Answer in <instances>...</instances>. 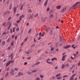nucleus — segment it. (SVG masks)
Returning <instances> with one entry per match:
<instances>
[{
  "mask_svg": "<svg viewBox=\"0 0 80 80\" xmlns=\"http://www.w3.org/2000/svg\"><path fill=\"white\" fill-rule=\"evenodd\" d=\"M15 72V70L13 69H12L11 70V71L10 72L11 75H15V73H14Z\"/></svg>",
  "mask_w": 80,
  "mask_h": 80,
  "instance_id": "obj_1",
  "label": "nucleus"
},
{
  "mask_svg": "<svg viewBox=\"0 0 80 80\" xmlns=\"http://www.w3.org/2000/svg\"><path fill=\"white\" fill-rule=\"evenodd\" d=\"M80 3V2H78L77 3L75 4L72 7V8L75 9V8H77V4H79V3Z\"/></svg>",
  "mask_w": 80,
  "mask_h": 80,
  "instance_id": "obj_2",
  "label": "nucleus"
},
{
  "mask_svg": "<svg viewBox=\"0 0 80 80\" xmlns=\"http://www.w3.org/2000/svg\"><path fill=\"white\" fill-rule=\"evenodd\" d=\"M10 13V12L9 11H6V12H5L3 13V15H6L7 14H9Z\"/></svg>",
  "mask_w": 80,
  "mask_h": 80,
  "instance_id": "obj_3",
  "label": "nucleus"
},
{
  "mask_svg": "<svg viewBox=\"0 0 80 80\" xmlns=\"http://www.w3.org/2000/svg\"><path fill=\"white\" fill-rule=\"evenodd\" d=\"M54 32V30L53 29H52L50 30L49 32V34L50 35H52L53 34V33Z\"/></svg>",
  "mask_w": 80,
  "mask_h": 80,
  "instance_id": "obj_4",
  "label": "nucleus"
},
{
  "mask_svg": "<svg viewBox=\"0 0 80 80\" xmlns=\"http://www.w3.org/2000/svg\"><path fill=\"white\" fill-rule=\"evenodd\" d=\"M23 74L21 72H19V73L18 74V77H20V76H23Z\"/></svg>",
  "mask_w": 80,
  "mask_h": 80,
  "instance_id": "obj_5",
  "label": "nucleus"
},
{
  "mask_svg": "<svg viewBox=\"0 0 80 80\" xmlns=\"http://www.w3.org/2000/svg\"><path fill=\"white\" fill-rule=\"evenodd\" d=\"M65 58H66L65 55L63 56L62 58V61L63 62H64V61H65Z\"/></svg>",
  "mask_w": 80,
  "mask_h": 80,
  "instance_id": "obj_6",
  "label": "nucleus"
},
{
  "mask_svg": "<svg viewBox=\"0 0 80 80\" xmlns=\"http://www.w3.org/2000/svg\"><path fill=\"white\" fill-rule=\"evenodd\" d=\"M13 10H14L13 13L15 14L16 13V11L17 10V7H14L13 8Z\"/></svg>",
  "mask_w": 80,
  "mask_h": 80,
  "instance_id": "obj_7",
  "label": "nucleus"
},
{
  "mask_svg": "<svg viewBox=\"0 0 80 80\" xmlns=\"http://www.w3.org/2000/svg\"><path fill=\"white\" fill-rule=\"evenodd\" d=\"M47 18L46 17L44 18V20H43V18L42 17V18H41V20H42V22H45V20H46V19Z\"/></svg>",
  "mask_w": 80,
  "mask_h": 80,
  "instance_id": "obj_8",
  "label": "nucleus"
},
{
  "mask_svg": "<svg viewBox=\"0 0 80 80\" xmlns=\"http://www.w3.org/2000/svg\"><path fill=\"white\" fill-rule=\"evenodd\" d=\"M32 12V10L30 9H29L28 10L27 13H31Z\"/></svg>",
  "mask_w": 80,
  "mask_h": 80,
  "instance_id": "obj_9",
  "label": "nucleus"
},
{
  "mask_svg": "<svg viewBox=\"0 0 80 80\" xmlns=\"http://www.w3.org/2000/svg\"><path fill=\"white\" fill-rule=\"evenodd\" d=\"M61 73H58L57 74L56 76H55V77H60V76H61Z\"/></svg>",
  "mask_w": 80,
  "mask_h": 80,
  "instance_id": "obj_10",
  "label": "nucleus"
},
{
  "mask_svg": "<svg viewBox=\"0 0 80 80\" xmlns=\"http://www.w3.org/2000/svg\"><path fill=\"white\" fill-rule=\"evenodd\" d=\"M45 35V32H43V33L41 35V36L39 37H43Z\"/></svg>",
  "mask_w": 80,
  "mask_h": 80,
  "instance_id": "obj_11",
  "label": "nucleus"
},
{
  "mask_svg": "<svg viewBox=\"0 0 80 80\" xmlns=\"http://www.w3.org/2000/svg\"><path fill=\"white\" fill-rule=\"evenodd\" d=\"M53 17V14H51L49 16V18H52Z\"/></svg>",
  "mask_w": 80,
  "mask_h": 80,
  "instance_id": "obj_12",
  "label": "nucleus"
},
{
  "mask_svg": "<svg viewBox=\"0 0 80 80\" xmlns=\"http://www.w3.org/2000/svg\"><path fill=\"white\" fill-rule=\"evenodd\" d=\"M5 41H3L2 43V46H3V45H5Z\"/></svg>",
  "mask_w": 80,
  "mask_h": 80,
  "instance_id": "obj_13",
  "label": "nucleus"
},
{
  "mask_svg": "<svg viewBox=\"0 0 80 80\" xmlns=\"http://www.w3.org/2000/svg\"><path fill=\"white\" fill-rule=\"evenodd\" d=\"M61 8V6H58L56 7V8L57 9H60Z\"/></svg>",
  "mask_w": 80,
  "mask_h": 80,
  "instance_id": "obj_14",
  "label": "nucleus"
},
{
  "mask_svg": "<svg viewBox=\"0 0 80 80\" xmlns=\"http://www.w3.org/2000/svg\"><path fill=\"white\" fill-rule=\"evenodd\" d=\"M11 25H12V23H10L9 24V26L8 27V30H9L10 28V27H11Z\"/></svg>",
  "mask_w": 80,
  "mask_h": 80,
  "instance_id": "obj_15",
  "label": "nucleus"
},
{
  "mask_svg": "<svg viewBox=\"0 0 80 80\" xmlns=\"http://www.w3.org/2000/svg\"><path fill=\"white\" fill-rule=\"evenodd\" d=\"M65 10H66V8H63L61 11V12H65Z\"/></svg>",
  "mask_w": 80,
  "mask_h": 80,
  "instance_id": "obj_16",
  "label": "nucleus"
},
{
  "mask_svg": "<svg viewBox=\"0 0 80 80\" xmlns=\"http://www.w3.org/2000/svg\"><path fill=\"white\" fill-rule=\"evenodd\" d=\"M47 2H48V1L47 0L44 3V6L45 7L47 6Z\"/></svg>",
  "mask_w": 80,
  "mask_h": 80,
  "instance_id": "obj_17",
  "label": "nucleus"
},
{
  "mask_svg": "<svg viewBox=\"0 0 80 80\" xmlns=\"http://www.w3.org/2000/svg\"><path fill=\"white\" fill-rule=\"evenodd\" d=\"M8 62H9V63H12L14 62V60H12V61H8Z\"/></svg>",
  "mask_w": 80,
  "mask_h": 80,
  "instance_id": "obj_18",
  "label": "nucleus"
},
{
  "mask_svg": "<svg viewBox=\"0 0 80 80\" xmlns=\"http://www.w3.org/2000/svg\"><path fill=\"white\" fill-rule=\"evenodd\" d=\"M11 57V60H12V59L13 58V53H12L10 56H9V57Z\"/></svg>",
  "mask_w": 80,
  "mask_h": 80,
  "instance_id": "obj_19",
  "label": "nucleus"
},
{
  "mask_svg": "<svg viewBox=\"0 0 80 80\" xmlns=\"http://www.w3.org/2000/svg\"><path fill=\"white\" fill-rule=\"evenodd\" d=\"M69 47H70V45H68L66 47H64V48H65V49L68 48H69Z\"/></svg>",
  "mask_w": 80,
  "mask_h": 80,
  "instance_id": "obj_20",
  "label": "nucleus"
},
{
  "mask_svg": "<svg viewBox=\"0 0 80 80\" xmlns=\"http://www.w3.org/2000/svg\"><path fill=\"white\" fill-rule=\"evenodd\" d=\"M62 69H64V68H65V64H63L62 65Z\"/></svg>",
  "mask_w": 80,
  "mask_h": 80,
  "instance_id": "obj_21",
  "label": "nucleus"
},
{
  "mask_svg": "<svg viewBox=\"0 0 80 80\" xmlns=\"http://www.w3.org/2000/svg\"><path fill=\"white\" fill-rule=\"evenodd\" d=\"M54 60H57V58H52L51 61H53Z\"/></svg>",
  "mask_w": 80,
  "mask_h": 80,
  "instance_id": "obj_22",
  "label": "nucleus"
},
{
  "mask_svg": "<svg viewBox=\"0 0 80 80\" xmlns=\"http://www.w3.org/2000/svg\"><path fill=\"white\" fill-rule=\"evenodd\" d=\"M12 4H10V6L9 8V10H11L12 9Z\"/></svg>",
  "mask_w": 80,
  "mask_h": 80,
  "instance_id": "obj_23",
  "label": "nucleus"
},
{
  "mask_svg": "<svg viewBox=\"0 0 80 80\" xmlns=\"http://www.w3.org/2000/svg\"><path fill=\"white\" fill-rule=\"evenodd\" d=\"M28 39V38H26L23 41L24 42H27V39Z\"/></svg>",
  "mask_w": 80,
  "mask_h": 80,
  "instance_id": "obj_24",
  "label": "nucleus"
},
{
  "mask_svg": "<svg viewBox=\"0 0 80 80\" xmlns=\"http://www.w3.org/2000/svg\"><path fill=\"white\" fill-rule=\"evenodd\" d=\"M3 25L5 27H7L8 25V24H6V23L5 22L3 24Z\"/></svg>",
  "mask_w": 80,
  "mask_h": 80,
  "instance_id": "obj_25",
  "label": "nucleus"
},
{
  "mask_svg": "<svg viewBox=\"0 0 80 80\" xmlns=\"http://www.w3.org/2000/svg\"><path fill=\"white\" fill-rule=\"evenodd\" d=\"M49 28H47L46 29V32H48V31L49 30Z\"/></svg>",
  "mask_w": 80,
  "mask_h": 80,
  "instance_id": "obj_26",
  "label": "nucleus"
},
{
  "mask_svg": "<svg viewBox=\"0 0 80 80\" xmlns=\"http://www.w3.org/2000/svg\"><path fill=\"white\" fill-rule=\"evenodd\" d=\"M54 50H55V48H52L51 49V51H53Z\"/></svg>",
  "mask_w": 80,
  "mask_h": 80,
  "instance_id": "obj_27",
  "label": "nucleus"
},
{
  "mask_svg": "<svg viewBox=\"0 0 80 80\" xmlns=\"http://www.w3.org/2000/svg\"><path fill=\"white\" fill-rule=\"evenodd\" d=\"M37 72V70H33L32 71V73H34V72Z\"/></svg>",
  "mask_w": 80,
  "mask_h": 80,
  "instance_id": "obj_28",
  "label": "nucleus"
},
{
  "mask_svg": "<svg viewBox=\"0 0 80 80\" xmlns=\"http://www.w3.org/2000/svg\"><path fill=\"white\" fill-rule=\"evenodd\" d=\"M10 62H8V63H7L6 64V66H8L10 65Z\"/></svg>",
  "mask_w": 80,
  "mask_h": 80,
  "instance_id": "obj_29",
  "label": "nucleus"
},
{
  "mask_svg": "<svg viewBox=\"0 0 80 80\" xmlns=\"http://www.w3.org/2000/svg\"><path fill=\"white\" fill-rule=\"evenodd\" d=\"M14 70L16 71H17L18 70V68H14Z\"/></svg>",
  "mask_w": 80,
  "mask_h": 80,
  "instance_id": "obj_30",
  "label": "nucleus"
},
{
  "mask_svg": "<svg viewBox=\"0 0 80 80\" xmlns=\"http://www.w3.org/2000/svg\"><path fill=\"white\" fill-rule=\"evenodd\" d=\"M65 67H66L67 68L68 67H69V64H66L65 65Z\"/></svg>",
  "mask_w": 80,
  "mask_h": 80,
  "instance_id": "obj_31",
  "label": "nucleus"
},
{
  "mask_svg": "<svg viewBox=\"0 0 80 80\" xmlns=\"http://www.w3.org/2000/svg\"><path fill=\"white\" fill-rule=\"evenodd\" d=\"M8 74H9L8 72H7V73H6V74L5 75V77H7V76H8Z\"/></svg>",
  "mask_w": 80,
  "mask_h": 80,
  "instance_id": "obj_32",
  "label": "nucleus"
},
{
  "mask_svg": "<svg viewBox=\"0 0 80 80\" xmlns=\"http://www.w3.org/2000/svg\"><path fill=\"white\" fill-rule=\"evenodd\" d=\"M26 53H27V54L28 55V54H29V53H30V51H27L26 52Z\"/></svg>",
  "mask_w": 80,
  "mask_h": 80,
  "instance_id": "obj_33",
  "label": "nucleus"
},
{
  "mask_svg": "<svg viewBox=\"0 0 80 80\" xmlns=\"http://www.w3.org/2000/svg\"><path fill=\"white\" fill-rule=\"evenodd\" d=\"M31 31H32V29H30L28 32V33H31Z\"/></svg>",
  "mask_w": 80,
  "mask_h": 80,
  "instance_id": "obj_34",
  "label": "nucleus"
},
{
  "mask_svg": "<svg viewBox=\"0 0 80 80\" xmlns=\"http://www.w3.org/2000/svg\"><path fill=\"white\" fill-rule=\"evenodd\" d=\"M38 13H36L35 16H34V17L36 18L38 16Z\"/></svg>",
  "mask_w": 80,
  "mask_h": 80,
  "instance_id": "obj_35",
  "label": "nucleus"
},
{
  "mask_svg": "<svg viewBox=\"0 0 80 80\" xmlns=\"http://www.w3.org/2000/svg\"><path fill=\"white\" fill-rule=\"evenodd\" d=\"M47 63L48 64H52V62H47Z\"/></svg>",
  "mask_w": 80,
  "mask_h": 80,
  "instance_id": "obj_36",
  "label": "nucleus"
},
{
  "mask_svg": "<svg viewBox=\"0 0 80 80\" xmlns=\"http://www.w3.org/2000/svg\"><path fill=\"white\" fill-rule=\"evenodd\" d=\"M23 5H22L21 6V8H20V10H22V9H23Z\"/></svg>",
  "mask_w": 80,
  "mask_h": 80,
  "instance_id": "obj_37",
  "label": "nucleus"
},
{
  "mask_svg": "<svg viewBox=\"0 0 80 80\" xmlns=\"http://www.w3.org/2000/svg\"><path fill=\"white\" fill-rule=\"evenodd\" d=\"M68 62H69L70 63H72V61L70 59H68Z\"/></svg>",
  "mask_w": 80,
  "mask_h": 80,
  "instance_id": "obj_38",
  "label": "nucleus"
},
{
  "mask_svg": "<svg viewBox=\"0 0 80 80\" xmlns=\"http://www.w3.org/2000/svg\"><path fill=\"white\" fill-rule=\"evenodd\" d=\"M40 77H41V78H43V77H44L42 75H41L40 76Z\"/></svg>",
  "mask_w": 80,
  "mask_h": 80,
  "instance_id": "obj_39",
  "label": "nucleus"
},
{
  "mask_svg": "<svg viewBox=\"0 0 80 80\" xmlns=\"http://www.w3.org/2000/svg\"><path fill=\"white\" fill-rule=\"evenodd\" d=\"M58 80H60L61 79V77H59L57 78Z\"/></svg>",
  "mask_w": 80,
  "mask_h": 80,
  "instance_id": "obj_40",
  "label": "nucleus"
},
{
  "mask_svg": "<svg viewBox=\"0 0 80 80\" xmlns=\"http://www.w3.org/2000/svg\"><path fill=\"white\" fill-rule=\"evenodd\" d=\"M18 37V36H15V40H17V39Z\"/></svg>",
  "mask_w": 80,
  "mask_h": 80,
  "instance_id": "obj_41",
  "label": "nucleus"
},
{
  "mask_svg": "<svg viewBox=\"0 0 80 80\" xmlns=\"http://www.w3.org/2000/svg\"><path fill=\"white\" fill-rule=\"evenodd\" d=\"M35 46V44H34L31 45V47H33Z\"/></svg>",
  "mask_w": 80,
  "mask_h": 80,
  "instance_id": "obj_42",
  "label": "nucleus"
},
{
  "mask_svg": "<svg viewBox=\"0 0 80 80\" xmlns=\"http://www.w3.org/2000/svg\"><path fill=\"white\" fill-rule=\"evenodd\" d=\"M11 49V46H9L8 48V50H10V49Z\"/></svg>",
  "mask_w": 80,
  "mask_h": 80,
  "instance_id": "obj_43",
  "label": "nucleus"
},
{
  "mask_svg": "<svg viewBox=\"0 0 80 80\" xmlns=\"http://www.w3.org/2000/svg\"><path fill=\"white\" fill-rule=\"evenodd\" d=\"M18 30H19V28H17L16 29V31H17V32H18Z\"/></svg>",
  "mask_w": 80,
  "mask_h": 80,
  "instance_id": "obj_44",
  "label": "nucleus"
},
{
  "mask_svg": "<svg viewBox=\"0 0 80 80\" xmlns=\"http://www.w3.org/2000/svg\"><path fill=\"white\" fill-rule=\"evenodd\" d=\"M11 18H12V17H10L9 18H8V20H10L11 19Z\"/></svg>",
  "mask_w": 80,
  "mask_h": 80,
  "instance_id": "obj_45",
  "label": "nucleus"
},
{
  "mask_svg": "<svg viewBox=\"0 0 80 80\" xmlns=\"http://www.w3.org/2000/svg\"><path fill=\"white\" fill-rule=\"evenodd\" d=\"M20 19L19 20H22V17L21 16H20Z\"/></svg>",
  "mask_w": 80,
  "mask_h": 80,
  "instance_id": "obj_46",
  "label": "nucleus"
},
{
  "mask_svg": "<svg viewBox=\"0 0 80 80\" xmlns=\"http://www.w3.org/2000/svg\"><path fill=\"white\" fill-rule=\"evenodd\" d=\"M39 63H40V62H38L37 63H36V64H35V65H38V64H39Z\"/></svg>",
  "mask_w": 80,
  "mask_h": 80,
  "instance_id": "obj_47",
  "label": "nucleus"
},
{
  "mask_svg": "<svg viewBox=\"0 0 80 80\" xmlns=\"http://www.w3.org/2000/svg\"><path fill=\"white\" fill-rule=\"evenodd\" d=\"M10 33H12V29H10Z\"/></svg>",
  "mask_w": 80,
  "mask_h": 80,
  "instance_id": "obj_48",
  "label": "nucleus"
},
{
  "mask_svg": "<svg viewBox=\"0 0 80 80\" xmlns=\"http://www.w3.org/2000/svg\"><path fill=\"white\" fill-rule=\"evenodd\" d=\"M65 77H67V75H65L63 76V78H65Z\"/></svg>",
  "mask_w": 80,
  "mask_h": 80,
  "instance_id": "obj_49",
  "label": "nucleus"
},
{
  "mask_svg": "<svg viewBox=\"0 0 80 80\" xmlns=\"http://www.w3.org/2000/svg\"><path fill=\"white\" fill-rule=\"evenodd\" d=\"M20 22V20H18L17 21V23H19Z\"/></svg>",
  "mask_w": 80,
  "mask_h": 80,
  "instance_id": "obj_50",
  "label": "nucleus"
},
{
  "mask_svg": "<svg viewBox=\"0 0 80 80\" xmlns=\"http://www.w3.org/2000/svg\"><path fill=\"white\" fill-rule=\"evenodd\" d=\"M36 79V80H40V78H37Z\"/></svg>",
  "mask_w": 80,
  "mask_h": 80,
  "instance_id": "obj_51",
  "label": "nucleus"
},
{
  "mask_svg": "<svg viewBox=\"0 0 80 80\" xmlns=\"http://www.w3.org/2000/svg\"><path fill=\"white\" fill-rule=\"evenodd\" d=\"M19 15H20V13L17 14H16V17H18Z\"/></svg>",
  "mask_w": 80,
  "mask_h": 80,
  "instance_id": "obj_52",
  "label": "nucleus"
},
{
  "mask_svg": "<svg viewBox=\"0 0 80 80\" xmlns=\"http://www.w3.org/2000/svg\"><path fill=\"white\" fill-rule=\"evenodd\" d=\"M45 53H46V54H47V53H48V51H46L45 52Z\"/></svg>",
  "mask_w": 80,
  "mask_h": 80,
  "instance_id": "obj_53",
  "label": "nucleus"
},
{
  "mask_svg": "<svg viewBox=\"0 0 80 80\" xmlns=\"http://www.w3.org/2000/svg\"><path fill=\"white\" fill-rule=\"evenodd\" d=\"M50 59H48L47 60V62H48V61H50Z\"/></svg>",
  "mask_w": 80,
  "mask_h": 80,
  "instance_id": "obj_54",
  "label": "nucleus"
},
{
  "mask_svg": "<svg viewBox=\"0 0 80 80\" xmlns=\"http://www.w3.org/2000/svg\"><path fill=\"white\" fill-rule=\"evenodd\" d=\"M10 40V39H9V38H8V39H7V42H9V40Z\"/></svg>",
  "mask_w": 80,
  "mask_h": 80,
  "instance_id": "obj_55",
  "label": "nucleus"
},
{
  "mask_svg": "<svg viewBox=\"0 0 80 80\" xmlns=\"http://www.w3.org/2000/svg\"><path fill=\"white\" fill-rule=\"evenodd\" d=\"M75 67V65H73L72 66V67L71 68V69H72L73 67Z\"/></svg>",
  "mask_w": 80,
  "mask_h": 80,
  "instance_id": "obj_56",
  "label": "nucleus"
},
{
  "mask_svg": "<svg viewBox=\"0 0 80 80\" xmlns=\"http://www.w3.org/2000/svg\"><path fill=\"white\" fill-rule=\"evenodd\" d=\"M27 58L28 60H30V59H31V57H30L29 58Z\"/></svg>",
  "mask_w": 80,
  "mask_h": 80,
  "instance_id": "obj_57",
  "label": "nucleus"
},
{
  "mask_svg": "<svg viewBox=\"0 0 80 80\" xmlns=\"http://www.w3.org/2000/svg\"><path fill=\"white\" fill-rule=\"evenodd\" d=\"M71 58L72 60H73V59H74V58H73L72 56L71 57Z\"/></svg>",
  "mask_w": 80,
  "mask_h": 80,
  "instance_id": "obj_58",
  "label": "nucleus"
},
{
  "mask_svg": "<svg viewBox=\"0 0 80 80\" xmlns=\"http://www.w3.org/2000/svg\"><path fill=\"white\" fill-rule=\"evenodd\" d=\"M73 46H74V45H72V48H74V49H75V47H74Z\"/></svg>",
  "mask_w": 80,
  "mask_h": 80,
  "instance_id": "obj_59",
  "label": "nucleus"
},
{
  "mask_svg": "<svg viewBox=\"0 0 80 80\" xmlns=\"http://www.w3.org/2000/svg\"><path fill=\"white\" fill-rule=\"evenodd\" d=\"M9 69H10V68H8L7 69L6 71H8L9 70Z\"/></svg>",
  "mask_w": 80,
  "mask_h": 80,
  "instance_id": "obj_60",
  "label": "nucleus"
},
{
  "mask_svg": "<svg viewBox=\"0 0 80 80\" xmlns=\"http://www.w3.org/2000/svg\"><path fill=\"white\" fill-rule=\"evenodd\" d=\"M22 18H24V17H25V16L24 15H22V16H21Z\"/></svg>",
  "mask_w": 80,
  "mask_h": 80,
  "instance_id": "obj_61",
  "label": "nucleus"
},
{
  "mask_svg": "<svg viewBox=\"0 0 80 80\" xmlns=\"http://www.w3.org/2000/svg\"><path fill=\"white\" fill-rule=\"evenodd\" d=\"M27 73L28 74H29V75L31 74V72H27Z\"/></svg>",
  "mask_w": 80,
  "mask_h": 80,
  "instance_id": "obj_62",
  "label": "nucleus"
},
{
  "mask_svg": "<svg viewBox=\"0 0 80 80\" xmlns=\"http://www.w3.org/2000/svg\"><path fill=\"white\" fill-rule=\"evenodd\" d=\"M41 52V50H39L38 51V53H39V52Z\"/></svg>",
  "mask_w": 80,
  "mask_h": 80,
  "instance_id": "obj_63",
  "label": "nucleus"
},
{
  "mask_svg": "<svg viewBox=\"0 0 80 80\" xmlns=\"http://www.w3.org/2000/svg\"><path fill=\"white\" fill-rule=\"evenodd\" d=\"M15 25H16V27H18V24H17V23H15Z\"/></svg>",
  "mask_w": 80,
  "mask_h": 80,
  "instance_id": "obj_64",
  "label": "nucleus"
}]
</instances>
